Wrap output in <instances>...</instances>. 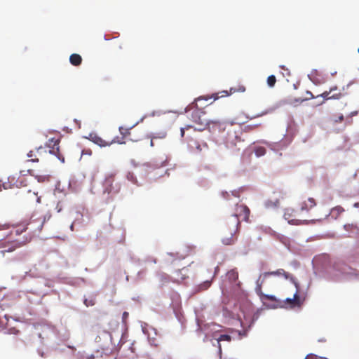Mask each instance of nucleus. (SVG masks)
Returning a JSON list of instances; mask_svg holds the SVG:
<instances>
[{"instance_id": "f257e3e1", "label": "nucleus", "mask_w": 359, "mask_h": 359, "mask_svg": "<svg viewBox=\"0 0 359 359\" xmlns=\"http://www.w3.org/2000/svg\"><path fill=\"white\" fill-rule=\"evenodd\" d=\"M250 210L244 204H236L233 212L226 217L222 229V242L224 245H232L237 239L236 233L240 226L239 218L243 217L245 222L249 221Z\"/></svg>"}, {"instance_id": "f03ea898", "label": "nucleus", "mask_w": 359, "mask_h": 359, "mask_svg": "<svg viewBox=\"0 0 359 359\" xmlns=\"http://www.w3.org/2000/svg\"><path fill=\"white\" fill-rule=\"evenodd\" d=\"M245 90V88L244 86H240L238 90H236L233 88L230 90V94L235 93L236 91H240V92H244ZM221 95H219L218 93L213 94L211 97L210 96H205V97H199L197 99L194 100V102H192L191 104L188 106V107L186 109V112L188 114L189 118L191 119V121L195 124L194 126L192 125H187L186 126L187 129L191 128L194 127L196 130H198L199 131H202L206 128L208 126L212 125V121H209L205 118V112L203 111L202 109L198 108L197 106V102L200 101L201 100H208L209 99L214 97V100H217L219 97H226L229 95V93L226 90L222 91Z\"/></svg>"}, {"instance_id": "7ed1b4c3", "label": "nucleus", "mask_w": 359, "mask_h": 359, "mask_svg": "<svg viewBox=\"0 0 359 359\" xmlns=\"http://www.w3.org/2000/svg\"><path fill=\"white\" fill-rule=\"evenodd\" d=\"M212 129L215 130L216 128H218L219 130L222 129L223 130H226V136L224 137V143L226 144L227 147H233L237 145V144L242 141L240 134L241 131L240 129L236 130L233 127V124H225L224 123H222L219 121H212Z\"/></svg>"}, {"instance_id": "20e7f679", "label": "nucleus", "mask_w": 359, "mask_h": 359, "mask_svg": "<svg viewBox=\"0 0 359 359\" xmlns=\"http://www.w3.org/2000/svg\"><path fill=\"white\" fill-rule=\"evenodd\" d=\"M34 237L33 233H28L22 236L21 238L10 240L7 238L0 239V255L5 257L7 252H13L16 249L20 248L32 240Z\"/></svg>"}, {"instance_id": "39448f33", "label": "nucleus", "mask_w": 359, "mask_h": 359, "mask_svg": "<svg viewBox=\"0 0 359 359\" xmlns=\"http://www.w3.org/2000/svg\"><path fill=\"white\" fill-rule=\"evenodd\" d=\"M102 187L103 192L111 196L117 194L121 190V184L116 180L115 173H109L106 175Z\"/></svg>"}, {"instance_id": "423d86ee", "label": "nucleus", "mask_w": 359, "mask_h": 359, "mask_svg": "<svg viewBox=\"0 0 359 359\" xmlns=\"http://www.w3.org/2000/svg\"><path fill=\"white\" fill-rule=\"evenodd\" d=\"M297 211L292 208H286L284 212V218L292 225H306L313 223L314 220L299 219H297Z\"/></svg>"}, {"instance_id": "0eeeda50", "label": "nucleus", "mask_w": 359, "mask_h": 359, "mask_svg": "<svg viewBox=\"0 0 359 359\" xmlns=\"http://www.w3.org/2000/svg\"><path fill=\"white\" fill-rule=\"evenodd\" d=\"M267 273H262L259 276L258 279L256 282V293L261 297H264L266 299L273 301L275 300V297L273 295L264 294L262 292V285H264L266 279Z\"/></svg>"}, {"instance_id": "6e6552de", "label": "nucleus", "mask_w": 359, "mask_h": 359, "mask_svg": "<svg viewBox=\"0 0 359 359\" xmlns=\"http://www.w3.org/2000/svg\"><path fill=\"white\" fill-rule=\"evenodd\" d=\"M47 155V150L46 147H39L34 150L30 151L27 154V157L29 158L32 162H39L40 158H44Z\"/></svg>"}, {"instance_id": "1a4fd4ad", "label": "nucleus", "mask_w": 359, "mask_h": 359, "mask_svg": "<svg viewBox=\"0 0 359 359\" xmlns=\"http://www.w3.org/2000/svg\"><path fill=\"white\" fill-rule=\"evenodd\" d=\"M59 143L60 140L56 138H50L48 140V143L47 144L48 147H51V149L49 150V153L53 154L56 155L59 160H60L62 163L65 162V158L60 155L59 150Z\"/></svg>"}, {"instance_id": "9d476101", "label": "nucleus", "mask_w": 359, "mask_h": 359, "mask_svg": "<svg viewBox=\"0 0 359 359\" xmlns=\"http://www.w3.org/2000/svg\"><path fill=\"white\" fill-rule=\"evenodd\" d=\"M90 140H91L95 144L99 145L101 147H105L107 146H110L111 144L117 142L118 144H123L124 142H120L119 140H116V139H114L111 141H105L102 137L98 136L96 134H90Z\"/></svg>"}, {"instance_id": "9b49d317", "label": "nucleus", "mask_w": 359, "mask_h": 359, "mask_svg": "<svg viewBox=\"0 0 359 359\" xmlns=\"http://www.w3.org/2000/svg\"><path fill=\"white\" fill-rule=\"evenodd\" d=\"M264 273H267L266 278L270 276H283L285 279L290 280V281L294 283L297 288L298 287V283H296L295 278L293 277V276L291 275L290 273L286 272L283 269H279L276 271H270V272H264Z\"/></svg>"}, {"instance_id": "f8f14e48", "label": "nucleus", "mask_w": 359, "mask_h": 359, "mask_svg": "<svg viewBox=\"0 0 359 359\" xmlns=\"http://www.w3.org/2000/svg\"><path fill=\"white\" fill-rule=\"evenodd\" d=\"M302 303L303 300L300 298L298 291L295 292L292 298H287L285 301V304L287 305V307L290 309L301 307Z\"/></svg>"}, {"instance_id": "ddd939ff", "label": "nucleus", "mask_w": 359, "mask_h": 359, "mask_svg": "<svg viewBox=\"0 0 359 359\" xmlns=\"http://www.w3.org/2000/svg\"><path fill=\"white\" fill-rule=\"evenodd\" d=\"M166 136H167V133L164 131L153 134L151 136L150 146L151 147L154 146V141L156 140H163V139H165L166 137Z\"/></svg>"}, {"instance_id": "4468645a", "label": "nucleus", "mask_w": 359, "mask_h": 359, "mask_svg": "<svg viewBox=\"0 0 359 359\" xmlns=\"http://www.w3.org/2000/svg\"><path fill=\"white\" fill-rule=\"evenodd\" d=\"M70 63L74 66H79L81 64L82 57L80 55L74 53L69 57Z\"/></svg>"}, {"instance_id": "2eb2a0df", "label": "nucleus", "mask_w": 359, "mask_h": 359, "mask_svg": "<svg viewBox=\"0 0 359 359\" xmlns=\"http://www.w3.org/2000/svg\"><path fill=\"white\" fill-rule=\"evenodd\" d=\"M337 90V86H334V87H332L330 88V90L328 91H325L323 92L322 94L316 96V97H322L323 98V101L322 102L321 104L324 103L325 101L326 100H331L330 99V94L334 91Z\"/></svg>"}, {"instance_id": "dca6fc26", "label": "nucleus", "mask_w": 359, "mask_h": 359, "mask_svg": "<svg viewBox=\"0 0 359 359\" xmlns=\"http://www.w3.org/2000/svg\"><path fill=\"white\" fill-rule=\"evenodd\" d=\"M226 277L231 283H235L238 278V273L236 270L232 269L228 271Z\"/></svg>"}, {"instance_id": "f3484780", "label": "nucleus", "mask_w": 359, "mask_h": 359, "mask_svg": "<svg viewBox=\"0 0 359 359\" xmlns=\"http://www.w3.org/2000/svg\"><path fill=\"white\" fill-rule=\"evenodd\" d=\"M8 184H6V183H4V187L5 189L12 188L14 186H16L17 187H18L20 185L21 186L22 184V181H20V184H18V182H19L18 180H17L15 183L14 182L13 183V182L15 180V178L13 177H8Z\"/></svg>"}, {"instance_id": "a211bd4d", "label": "nucleus", "mask_w": 359, "mask_h": 359, "mask_svg": "<svg viewBox=\"0 0 359 359\" xmlns=\"http://www.w3.org/2000/svg\"><path fill=\"white\" fill-rule=\"evenodd\" d=\"M13 227L15 228L14 232L16 236L21 235L22 233L26 232L27 230L28 229L27 225H25V224L18 225L16 226L13 225Z\"/></svg>"}, {"instance_id": "6ab92c4d", "label": "nucleus", "mask_w": 359, "mask_h": 359, "mask_svg": "<svg viewBox=\"0 0 359 359\" xmlns=\"http://www.w3.org/2000/svg\"><path fill=\"white\" fill-rule=\"evenodd\" d=\"M255 154L256 156L260 157L266 154V150L264 147L257 146L255 147Z\"/></svg>"}, {"instance_id": "aec40b11", "label": "nucleus", "mask_w": 359, "mask_h": 359, "mask_svg": "<svg viewBox=\"0 0 359 359\" xmlns=\"http://www.w3.org/2000/svg\"><path fill=\"white\" fill-rule=\"evenodd\" d=\"M133 128H127L122 126L119 127V131L123 137H130L131 135V130Z\"/></svg>"}, {"instance_id": "412c9836", "label": "nucleus", "mask_w": 359, "mask_h": 359, "mask_svg": "<svg viewBox=\"0 0 359 359\" xmlns=\"http://www.w3.org/2000/svg\"><path fill=\"white\" fill-rule=\"evenodd\" d=\"M28 201H36V203L40 202V198L38 197L37 194L34 192H32L31 191H28Z\"/></svg>"}, {"instance_id": "4be33fe9", "label": "nucleus", "mask_w": 359, "mask_h": 359, "mask_svg": "<svg viewBox=\"0 0 359 359\" xmlns=\"http://www.w3.org/2000/svg\"><path fill=\"white\" fill-rule=\"evenodd\" d=\"M344 95L341 93V91L337 88V90H336L330 94V99L331 100H339Z\"/></svg>"}, {"instance_id": "5701e85b", "label": "nucleus", "mask_w": 359, "mask_h": 359, "mask_svg": "<svg viewBox=\"0 0 359 359\" xmlns=\"http://www.w3.org/2000/svg\"><path fill=\"white\" fill-rule=\"evenodd\" d=\"M265 205H266V208L278 207L279 205V200L278 199H276L274 201H272L271 200H268L265 203Z\"/></svg>"}, {"instance_id": "b1692460", "label": "nucleus", "mask_w": 359, "mask_h": 359, "mask_svg": "<svg viewBox=\"0 0 359 359\" xmlns=\"http://www.w3.org/2000/svg\"><path fill=\"white\" fill-rule=\"evenodd\" d=\"M231 337L230 335H228V334H222V335H220V337L217 339L219 350L221 351V345L219 344V342L221 341H231Z\"/></svg>"}, {"instance_id": "393cba45", "label": "nucleus", "mask_w": 359, "mask_h": 359, "mask_svg": "<svg viewBox=\"0 0 359 359\" xmlns=\"http://www.w3.org/2000/svg\"><path fill=\"white\" fill-rule=\"evenodd\" d=\"M276 83V78L274 75H271L267 78V84L269 87L272 88Z\"/></svg>"}, {"instance_id": "a878e982", "label": "nucleus", "mask_w": 359, "mask_h": 359, "mask_svg": "<svg viewBox=\"0 0 359 359\" xmlns=\"http://www.w3.org/2000/svg\"><path fill=\"white\" fill-rule=\"evenodd\" d=\"M306 94L307 95V97H306L305 98H303V99H301V98L297 99L296 101L298 102H302L304 101L309 100H311V99H313L315 97V96L313 95V93L309 90H307L306 92Z\"/></svg>"}, {"instance_id": "bb28decb", "label": "nucleus", "mask_w": 359, "mask_h": 359, "mask_svg": "<svg viewBox=\"0 0 359 359\" xmlns=\"http://www.w3.org/2000/svg\"><path fill=\"white\" fill-rule=\"evenodd\" d=\"M211 285V281L210 280H206L205 282H203V283H201L199 286H198V288L200 290H207L208 288H209Z\"/></svg>"}, {"instance_id": "cd10ccee", "label": "nucleus", "mask_w": 359, "mask_h": 359, "mask_svg": "<svg viewBox=\"0 0 359 359\" xmlns=\"http://www.w3.org/2000/svg\"><path fill=\"white\" fill-rule=\"evenodd\" d=\"M11 226H13V224H11L8 223V222H4V223L0 222V231H4V230H8Z\"/></svg>"}, {"instance_id": "c85d7f7f", "label": "nucleus", "mask_w": 359, "mask_h": 359, "mask_svg": "<svg viewBox=\"0 0 359 359\" xmlns=\"http://www.w3.org/2000/svg\"><path fill=\"white\" fill-rule=\"evenodd\" d=\"M83 303L87 307H88L95 305V300L94 298H91L90 299H85Z\"/></svg>"}, {"instance_id": "c756f323", "label": "nucleus", "mask_w": 359, "mask_h": 359, "mask_svg": "<svg viewBox=\"0 0 359 359\" xmlns=\"http://www.w3.org/2000/svg\"><path fill=\"white\" fill-rule=\"evenodd\" d=\"M36 179H37L38 182H46V181H49V177L48 176L39 175V176H36Z\"/></svg>"}, {"instance_id": "7c9ffc66", "label": "nucleus", "mask_w": 359, "mask_h": 359, "mask_svg": "<svg viewBox=\"0 0 359 359\" xmlns=\"http://www.w3.org/2000/svg\"><path fill=\"white\" fill-rule=\"evenodd\" d=\"M311 209V208H309V204H307V203L306 202H304L302 205H301V211H309V210Z\"/></svg>"}, {"instance_id": "2f4dec72", "label": "nucleus", "mask_w": 359, "mask_h": 359, "mask_svg": "<svg viewBox=\"0 0 359 359\" xmlns=\"http://www.w3.org/2000/svg\"><path fill=\"white\" fill-rule=\"evenodd\" d=\"M307 204H309V208H313L316 205V201H315V200L313 198H309L308 199V203Z\"/></svg>"}, {"instance_id": "473e14b6", "label": "nucleus", "mask_w": 359, "mask_h": 359, "mask_svg": "<svg viewBox=\"0 0 359 359\" xmlns=\"http://www.w3.org/2000/svg\"><path fill=\"white\" fill-rule=\"evenodd\" d=\"M127 179L133 183H136V180L135 179V177L133 173L128 172L127 175Z\"/></svg>"}, {"instance_id": "72a5a7b5", "label": "nucleus", "mask_w": 359, "mask_h": 359, "mask_svg": "<svg viewBox=\"0 0 359 359\" xmlns=\"http://www.w3.org/2000/svg\"><path fill=\"white\" fill-rule=\"evenodd\" d=\"M344 121V116L342 114H341L340 116H339L335 120H334V122L335 123H340L341 121Z\"/></svg>"}, {"instance_id": "f704fd0d", "label": "nucleus", "mask_w": 359, "mask_h": 359, "mask_svg": "<svg viewBox=\"0 0 359 359\" xmlns=\"http://www.w3.org/2000/svg\"><path fill=\"white\" fill-rule=\"evenodd\" d=\"M128 316H129L128 313L126 311H124L123 313V316H122L123 321H126V319L128 318Z\"/></svg>"}, {"instance_id": "c9c22d12", "label": "nucleus", "mask_w": 359, "mask_h": 359, "mask_svg": "<svg viewBox=\"0 0 359 359\" xmlns=\"http://www.w3.org/2000/svg\"><path fill=\"white\" fill-rule=\"evenodd\" d=\"M185 129H187V128H185ZM181 135H182V137H183L184 135V128H181Z\"/></svg>"}, {"instance_id": "e433bc0d", "label": "nucleus", "mask_w": 359, "mask_h": 359, "mask_svg": "<svg viewBox=\"0 0 359 359\" xmlns=\"http://www.w3.org/2000/svg\"><path fill=\"white\" fill-rule=\"evenodd\" d=\"M357 114H358V111H353V112H351V116H355V115H357Z\"/></svg>"}, {"instance_id": "4c0bfd02", "label": "nucleus", "mask_w": 359, "mask_h": 359, "mask_svg": "<svg viewBox=\"0 0 359 359\" xmlns=\"http://www.w3.org/2000/svg\"><path fill=\"white\" fill-rule=\"evenodd\" d=\"M247 128H249V129H252V128H253V127H252V126H248V127H247Z\"/></svg>"}, {"instance_id": "58836bf2", "label": "nucleus", "mask_w": 359, "mask_h": 359, "mask_svg": "<svg viewBox=\"0 0 359 359\" xmlns=\"http://www.w3.org/2000/svg\"><path fill=\"white\" fill-rule=\"evenodd\" d=\"M337 209L338 210H340V211L343 210H342V208H341V207H339V208H337Z\"/></svg>"}, {"instance_id": "ea45409f", "label": "nucleus", "mask_w": 359, "mask_h": 359, "mask_svg": "<svg viewBox=\"0 0 359 359\" xmlns=\"http://www.w3.org/2000/svg\"><path fill=\"white\" fill-rule=\"evenodd\" d=\"M86 154H91V151L89 150V151H86Z\"/></svg>"}, {"instance_id": "a19ab883", "label": "nucleus", "mask_w": 359, "mask_h": 359, "mask_svg": "<svg viewBox=\"0 0 359 359\" xmlns=\"http://www.w3.org/2000/svg\"><path fill=\"white\" fill-rule=\"evenodd\" d=\"M358 53H359V48H358Z\"/></svg>"}]
</instances>
